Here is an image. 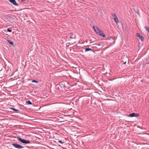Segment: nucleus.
I'll use <instances>...</instances> for the list:
<instances>
[{"mask_svg":"<svg viewBox=\"0 0 149 149\" xmlns=\"http://www.w3.org/2000/svg\"><path fill=\"white\" fill-rule=\"evenodd\" d=\"M7 41L10 44L12 45H13V42L11 40H7Z\"/></svg>","mask_w":149,"mask_h":149,"instance_id":"obj_13","label":"nucleus"},{"mask_svg":"<svg viewBox=\"0 0 149 149\" xmlns=\"http://www.w3.org/2000/svg\"><path fill=\"white\" fill-rule=\"evenodd\" d=\"M128 116L130 117H138L139 116V114L138 113H133L131 114H130Z\"/></svg>","mask_w":149,"mask_h":149,"instance_id":"obj_4","label":"nucleus"},{"mask_svg":"<svg viewBox=\"0 0 149 149\" xmlns=\"http://www.w3.org/2000/svg\"><path fill=\"white\" fill-rule=\"evenodd\" d=\"M126 63V62H125V63H124V64H125V63Z\"/></svg>","mask_w":149,"mask_h":149,"instance_id":"obj_23","label":"nucleus"},{"mask_svg":"<svg viewBox=\"0 0 149 149\" xmlns=\"http://www.w3.org/2000/svg\"><path fill=\"white\" fill-rule=\"evenodd\" d=\"M12 145L15 148L17 149L23 148H24V147L16 143H12Z\"/></svg>","mask_w":149,"mask_h":149,"instance_id":"obj_3","label":"nucleus"},{"mask_svg":"<svg viewBox=\"0 0 149 149\" xmlns=\"http://www.w3.org/2000/svg\"><path fill=\"white\" fill-rule=\"evenodd\" d=\"M113 18L115 22L117 24L119 22V20L117 17H113Z\"/></svg>","mask_w":149,"mask_h":149,"instance_id":"obj_11","label":"nucleus"},{"mask_svg":"<svg viewBox=\"0 0 149 149\" xmlns=\"http://www.w3.org/2000/svg\"><path fill=\"white\" fill-rule=\"evenodd\" d=\"M112 15L113 16V17H117L116 16V14H115L114 13L112 14Z\"/></svg>","mask_w":149,"mask_h":149,"instance_id":"obj_17","label":"nucleus"},{"mask_svg":"<svg viewBox=\"0 0 149 149\" xmlns=\"http://www.w3.org/2000/svg\"><path fill=\"white\" fill-rule=\"evenodd\" d=\"M8 69L6 70V73L8 74H9L11 72V69L7 67Z\"/></svg>","mask_w":149,"mask_h":149,"instance_id":"obj_12","label":"nucleus"},{"mask_svg":"<svg viewBox=\"0 0 149 149\" xmlns=\"http://www.w3.org/2000/svg\"><path fill=\"white\" fill-rule=\"evenodd\" d=\"M26 103L28 104H32V103L30 100L26 101Z\"/></svg>","mask_w":149,"mask_h":149,"instance_id":"obj_14","label":"nucleus"},{"mask_svg":"<svg viewBox=\"0 0 149 149\" xmlns=\"http://www.w3.org/2000/svg\"><path fill=\"white\" fill-rule=\"evenodd\" d=\"M26 0H21V1H22V2H23L24 1H25Z\"/></svg>","mask_w":149,"mask_h":149,"instance_id":"obj_22","label":"nucleus"},{"mask_svg":"<svg viewBox=\"0 0 149 149\" xmlns=\"http://www.w3.org/2000/svg\"><path fill=\"white\" fill-rule=\"evenodd\" d=\"M137 37H139V38L140 39L141 41H143L144 40V38H143V36L140 34L138 33H137Z\"/></svg>","mask_w":149,"mask_h":149,"instance_id":"obj_6","label":"nucleus"},{"mask_svg":"<svg viewBox=\"0 0 149 149\" xmlns=\"http://www.w3.org/2000/svg\"><path fill=\"white\" fill-rule=\"evenodd\" d=\"M18 139L22 143L24 144H28L30 143V141L26 140L21 138L20 137H17Z\"/></svg>","mask_w":149,"mask_h":149,"instance_id":"obj_1","label":"nucleus"},{"mask_svg":"<svg viewBox=\"0 0 149 149\" xmlns=\"http://www.w3.org/2000/svg\"><path fill=\"white\" fill-rule=\"evenodd\" d=\"M95 45H97V46H100V45H102V44H101V43H98L97 44L95 43Z\"/></svg>","mask_w":149,"mask_h":149,"instance_id":"obj_19","label":"nucleus"},{"mask_svg":"<svg viewBox=\"0 0 149 149\" xmlns=\"http://www.w3.org/2000/svg\"><path fill=\"white\" fill-rule=\"evenodd\" d=\"M58 142L60 143H61V144H63L64 143L63 142L61 141V140H59L58 141Z\"/></svg>","mask_w":149,"mask_h":149,"instance_id":"obj_21","label":"nucleus"},{"mask_svg":"<svg viewBox=\"0 0 149 149\" xmlns=\"http://www.w3.org/2000/svg\"><path fill=\"white\" fill-rule=\"evenodd\" d=\"M9 1L15 6H17L18 4L16 2L15 0H9Z\"/></svg>","mask_w":149,"mask_h":149,"instance_id":"obj_7","label":"nucleus"},{"mask_svg":"<svg viewBox=\"0 0 149 149\" xmlns=\"http://www.w3.org/2000/svg\"><path fill=\"white\" fill-rule=\"evenodd\" d=\"M32 82H35V83H38V81H37L36 80H33L32 81Z\"/></svg>","mask_w":149,"mask_h":149,"instance_id":"obj_18","label":"nucleus"},{"mask_svg":"<svg viewBox=\"0 0 149 149\" xmlns=\"http://www.w3.org/2000/svg\"><path fill=\"white\" fill-rule=\"evenodd\" d=\"M9 108L10 109H11L15 111L16 113H19L20 112L19 110V109H16L13 108H12V107Z\"/></svg>","mask_w":149,"mask_h":149,"instance_id":"obj_9","label":"nucleus"},{"mask_svg":"<svg viewBox=\"0 0 149 149\" xmlns=\"http://www.w3.org/2000/svg\"><path fill=\"white\" fill-rule=\"evenodd\" d=\"M7 31L8 32H12V30H11V29H7Z\"/></svg>","mask_w":149,"mask_h":149,"instance_id":"obj_20","label":"nucleus"},{"mask_svg":"<svg viewBox=\"0 0 149 149\" xmlns=\"http://www.w3.org/2000/svg\"><path fill=\"white\" fill-rule=\"evenodd\" d=\"M93 29L95 32L98 34L99 33H100V32L101 31V30L97 27H95L94 26L93 27Z\"/></svg>","mask_w":149,"mask_h":149,"instance_id":"obj_5","label":"nucleus"},{"mask_svg":"<svg viewBox=\"0 0 149 149\" xmlns=\"http://www.w3.org/2000/svg\"><path fill=\"white\" fill-rule=\"evenodd\" d=\"M145 28L149 33V27L146 26H145Z\"/></svg>","mask_w":149,"mask_h":149,"instance_id":"obj_15","label":"nucleus"},{"mask_svg":"<svg viewBox=\"0 0 149 149\" xmlns=\"http://www.w3.org/2000/svg\"><path fill=\"white\" fill-rule=\"evenodd\" d=\"M91 48H86L85 49V52L88 51H89L91 50Z\"/></svg>","mask_w":149,"mask_h":149,"instance_id":"obj_16","label":"nucleus"},{"mask_svg":"<svg viewBox=\"0 0 149 149\" xmlns=\"http://www.w3.org/2000/svg\"><path fill=\"white\" fill-rule=\"evenodd\" d=\"M67 83L66 81L61 82L59 83V85L61 88H65L66 87V84Z\"/></svg>","mask_w":149,"mask_h":149,"instance_id":"obj_2","label":"nucleus"},{"mask_svg":"<svg viewBox=\"0 0 149 149\" xmlns=\"http://www.w3.org/2000/svg\"><path fill=\"white\" fill-rule=\"evenodd\" d=\"M70 34L71 35L70 36V38L71 39H75L76 38V36L75 35L72 33H71Z\"/></svg>","mask_w":149,"mask_h":149,"instance_id":"obj_10","label":"nucleus"},{"mask_svg":"<svg viewBox=\"0 0 149 149\" xmlns=\"http://www.w3.org/2000/svg\"><path fill=\"white\" fill-rule=\"evenodd\" d=\"M100 33H99L98 34V35H100V36L103 37L105 38L106 37V35L104 34L103 32L102 31H101L100 32Z\"/></svg>","mask_w":149,"mask_h":149,"instance_id":"obj_8","label":"nucleus"}]
</instances>
